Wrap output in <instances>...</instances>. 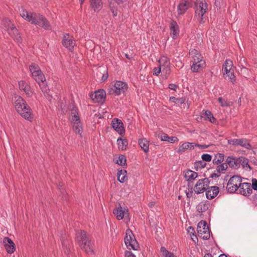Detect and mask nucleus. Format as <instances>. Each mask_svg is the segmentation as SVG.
<instances>
[{"label": "nucleus", "mask_w": 257, "mask_h": 257, "mask_svg": "<svg viewBox=\"0 0 257 257\" xmlns=\"http://www.w3.org/2000/svg\"><path fill=\"white\" fill-rule=\"evenodd\" d=\"M201 158L204 161L210 162L211 161L212 157L211 155L208 154H204L202 155Z\"/></svg>", "instance_id": "obj_51"}, {"label": "nucleus", "mask_w": 257, "mask_h": 257, "mask_svg": "<svg viewBox=\"0 0 257 257\" xmlns=\"http://www.w3.org/2000/svg\"><path fill=\"white\" fill-rule=\"evenodd\" d=\"M3 24L5 26V27L7 31H8V29L9 28H11V26L14 25L11 23V21L8 19H5L3 21Z\"/></svg>", "instance_id": "obj_48"}, {"label": "nucleus", "mask_w": 257, "mask_h": 257, "mask_svg": "<svg viewBox=\"0 0 257 257\" xmlns=\"http://www.w3.org/2000/svg\"><path fill=\"white\" fill-rule=\"evenodd\" d=\"M242 178L237 175L231 177L227 184L226 189L228 192L234 193L239 188L238 185H241Z\"/></svg>", "instance_id": "obj_6"}, {"label": "nucleus", "mask_w": 257, "mask_h": 257, "mask_svg": "<svg viewBox=\"0 0 257 257\" xmlns=\"http://www.w3.org/2000/svg\"><path fill=\"white\" fill-rule=\"evenodd\" d=\"M228 143L234 146H240L248 150L251 149V146L250 144L249 141L246 139H232L228 140Z\"/></svg>", "instance_id": "obj_9"}, {"label": "nucleus", "mask_w": 257, "mask_h": 257, "mask_svg": "<svg viewBox=\"0 0 257 257\" xmlns=\"http://www.w3.org/2000/svg\"><path fill=\"white\" fill-rule=\"evenodd\" d=\"M205 191L206 198L209 200H211L218 195L219 192V189L218 187L214 186L208 188Z\"/></svg>", "instance_id": "obj_15"}, {"label": "nucleus", "mask_w": 257, "mask_h": 257, "mask_svg": "<svg viewBox=\"0 0 257 257\" xmlns=\"http://www.w3.org/2000/svg\"><path fill=\"white\" fill-rule=\"evenodd\" d=\"M77 238L78 244L81 249H83L88 254L93 253V244L92 241L88 238L85 231L81 230L78 232Z\"/></svg>", "instance_id": "obj_2"}, {"label": "nucleus", "mask_w": 257, "mask_h": 257, "mask_svg": "<svg viewBox=\"0 0 257 257\" xmlns=\"http://www.w3.org/2000/svg\"><path fill=\"white\" fill-rule=\"evenodd\" d=\"M73 128L76 134L81 135L83 132V128L81 122L73 124Z\"/></svg>", "instance_id": "obj_39"}, {"label": "nucleus", "mask_w": 257, "mask_h": 257, "mask_svg": "<svg viewBox=\"0 0 257 257\" xmlns=\"http://www.w3.org/2000/svg\"><path fill=\"white\" fill-rule=\"evenodd\" d=\"M201 180L202 181L203 184H204V186L206 188H210V187L209 186L210 181L208 178H205L204 179H201Z\"/></svg>", "instance_id": "obj_56"}, {"label": "nucleus", "mask_w": 257, "mask_h": 257, "mask_svg": "<svg viewBox=\"0 0 257 257\" xmlns=\"http://www.w3.org/2000/svg\"><path fill=\"white\" fill-rule=\"evenodd\" d=\"M113 87L114 88L109 90V93H115L117 95L120 94L121 93H124L128 88L126 83L120 81H116Z\"/></svg>", "instance_id": "obj_7"}, {"label": "nucleus", "mask_w": 257, "mask_h": 257, "mask_svg": "<svg viewBox=\"0 0 257 257\" xmlns=\"http://www.w3.org/2000/svg\"><path fill=\"white\" fill-rule=\"evenodd\" d=\"M39 85L42 90V91L44 93H47V90L49 91V89L48 88V86L46 85L45 81H43V82L40 83V84H39Z\"/></svg>", "instance_id": "obj_50"}, {"label": "nucleus", "mask_w": 257, "mask_h": 257, "mask_svg": "<svg viewBox=\"0 0 257 257\" xmlns=\"http://www.w3.org/2000/svg\"><path fill=\"white\" fill-rule=\"evenodd\" d=\"M124 255L125 257H136L135 254H134L132 252L128 250H126L124 253Z\"/></svg>", "instance_id": "obj_61"}, {"label": "nucleus", "mask_w": 257, "mask_h": 257, "mask_svg": "<svg viewBox=\"0 0 257 257\" xmlns=\"http://www.w3.org/2000/svg\"><path fill=\"white\" fill-rule=\"evenodd\" d=\"M195 16L201 15L203 16L207 12L208 10V5L206 2H195Z\"/></svg>", "instance_id": "obj_11"}, {"label": "nucleus", "mask_w": 257, "mask_h": 257, "mask_svg": "<svg viewBox=\"0 0 257 257\" xmlns=\"http://www.w3.org/2000/svg\"><path fill=\"white\" fill-rule=\"evenodd\" d=\"M178 86L175 84H170L169 85V89H170L171 90H175V91H176L177 88H178Z\"/></svg>", "instance_id": "obj_63"}, {"label": "nucleus", "mask_w": 257, "mask_h": 257, "mask_svg": "<svg viewBox=\"0 0 257 257\" xmlns=\"http://www.w3.org/2000/svg\"><path fill=\"white\" fill-rule=\"evenodd\" d=\"M12 101L17 112L26 119L32 121L33 118L32 110L26 101L21 96L14 94Z\"/></svg>", "instance_id": "obj_1"}, {"label": "nucleus", "mask_w": 257, "mask_h": 257, "mask_svg": "<svg viewBox=\"0 0 257 257\" xmlns=\"http://www.w3.org/2000/svg\"><path fill=\"white\" fill-rule=\"evenodd\" d=\"M30 15V13H29L26 10H23L21 13V16L22 18L25 19V20H28V18H29V16Z\"/></svg>", "instance_id": "obj_53"}, {"label": "nucleus", "mask_w": 257, "mask_h": 257, "mask_svg": "<svg viewBox=\"0 0 257 257\" xmlns=\"http://www.w3.org/2000/svg\"><path fill=\"white\" fill-rule=\"evenodd\" d=\"M71 114L72 116L73 115H78L77 112V107L75 106H73V107L71 109Z\"/></svg>", "instance_id": "obj_59"}, {"label": "nucleus", "mask_w": 257, "mask_h": 257, "mask_svg": "<svg viewBox=\"0 0 257 257\" xmlns=\"http://www.w3.org/2000/svg\"><path fill=\"white\" fill-rule=\"evenodd\" d=\"M113 213L118 220H121L123 218L125 212L122 210L119 204L118 207H116L114 209Z\"/></svg>", "instance_id": "obj_26"}, {"label": "nucleus", "mask_w": 257, "mask_h": 257, "mask_svg": "<svg viewBox=\"0 0 257 257\" xmlns=\"http://www.w3.org/2000/svg\"><path fill=\"white\" fill-rule=\"evenodd\" d=\"M111 126L120 135L124 134V127L120 119L117 118H113L111 121Z\"/></svg>", "instance_id": "obj_10"}, {"label": "nucleus", "mask_w": 257, "mask_h": 257, "mask_svg": "<svg viewBox=\"0 0 257 257\" xmlns=\"http://www.w3.org/2000/svg\"><path fill=\"white\" fill-rule=\"evenodd\" d=\"M210 206V202L208 201H201L196 206L197 211L199 213L206 211Z\"/></svg>", "instance_id": "obj_20"}, {"label": "nucleus", "mask_w": 257, "mask_h": 257, "mask_svg": "<svg viewBox=\"0 0 257 257\" xmlns=\"http://www.w3.org/2000/svg\"><path fill=\"white\" fill-rule=\"evenodd\" d=\"M187 0H181L177 7V11L179 15L184 14L188 9V7L187 5Z\"/></svg>", "instance_id": "obj_25"}, {"label": "nucleus", "mask_w": 257, "mask_h": 257, "mask_svg": "<svg viewBox=\"0 0 257 257\" xmlns=\"http://www.w3.org/2000/svg\"><path fill=\"white\" fill-rule=\"evenodd\" d=\"M227 168L228 166L226 162L220 165L219 164L216 167V171L215 172H217L220 174V173H224L223 171H226Z\"/></svg>", "instance_id": "obj_40"}, {"label": "nucleus", "mask_w": 257, "mask_h": 257, "mask_svg": "<svg viewBox=\"0 0 257 257\" xmlns=\"http://www.w3.org/2000/svg\"><path fill=\"white\" fill-rule=\"evenodd\" d=\"M61 241L62 247L64 250V252L65 253H68L69 251V244L68 241L67 239H65L64 237H61Z\"/></svg>", "instance_id": "obj_38"}, {"label": "nucleus", "mask_w": 257, "mask_h": 257, "mask_svg": "<svg viewBox=\"0 0 257 257\" xmlns=\"http://www.w3.org/2000/svg\"><path fill=\"white\" fill-rule=\"evenodd\" d=\"M139 145L145 153L149 151V142L147 139H140L139 140Z\"/></svg>", "instance_id": "obj_31"}, {"label": "nucleus", "mask_w": 257, "mask_h": 257, "mask_svg": "<svg viewBox=\"0 0 257 257\" xmlns=\"http://www.w3.org/2000/svg\"><path fill=\"white\" fill-rule=\"evenodd\" d=\"M203 116H201L202 117H204L205 120H208L210 121L211 123H215L216 122V118L213 116L212 113L209 110H206L204 113H203Z\"/></svg>", "instance_id": "obj_33"}, {"label": "nucleus", "mask_w": 257, "mask_h": 257, "mask_svg": "<svg viewBox=\"0 0 257 257\" xmlns=\"http://www.w3.org/2000/svg\"><path fill=\"white\" fill-rule=\"evenodd\" d=\"M185 192L186 193V197L188 198V203L189 204L190 201V198L193 196V193L187 192V190H186Z\"/></svg>", "instance_id": "obj_62"}, {"label": "nucleus", "mask_w": 257, "mask_h": 257, "mask_svg": "<svg viewBox=\"0 0 257 257\" xmlns=\"http://www.w3.org/2000/svg\"><path fill=\"white\" fill-rule=\"evenodd\" d=\"M124 240L126 246L129 249L132 248L134 250H138L139 248V244L135 235L130 229H126Z\"/></svg>", "instance_id": "obj_4"}, {"label": "nucleus", "mask_w": 257, "mask_h": 257, "mask_svg": "<svg viewBox=\"0 0 257 257\" xmlns=\"http://www.w3.org/2000/svg\"><path fill=\"white\" fill-rule=\"evenodd\" d=\"M188 233H189V234L191 236H193L194 237H195V239H196L197 241H198L197 236L195 234V229H194V227H193L192 226H189L188 229Z\"/></svg>", "instance_id": "obj_52"}, {"label": "nucleus", "mask_w": 257, "mask_h": 257, "mask_svg": "<svg viewBox=\"0 0 257 257\" xmlns=\"http://www.w3.org/2000/svg\"><path fill=\"white\" fill-rule=\"evenodd\" d=\"M32 24L41 26L45 30H51L49 22L43 15L36 13H30L28 20Z\"/></svg>", "instance_id": "obj_3"}, {"label": "nucleus", "mask_w": 257, "mask_h": 257, "mask_svg": "<svg viewBox=\"0 0 257 257\" xmlns=\"http://www.w3.org/2000/svg\"><path fill=\"white\" fill-rule=\"evenodd\" d=\"M3 243L8 253L11 254L16 250L15 244L13 240L8 237H5L3 239Z\"/></svg>", "instance_id": "obj_13"}, {"label": "nucleus", "mask_w": 257, "mask_h": 257, "mask_svg": "<svg viewBox=\"0 0 257 257\" xmlns=\"http://www.w3.org/2000/svg\"><path fill=\"white\" fill-rule=\"evenodd\" d=\"M207 189H208V188H206L201 179H199L194 186V191L195 193L198 194L203 193L207 190Z\"/></svg>", "instance_id": "obj_19"}, {"label": "nucleus", "mask_w": 257, "mask_h": 257, "mask_svg": "<svg viewBox=\"0 0 257 257\" xmlns=\"http://www.w3.org/2000/svg\"><path fill=\"white\" fill-rule=\"evenodd\" d=\"M224 77L226 80H228L234 84L236 81L235 76L234 74V70L223 73Z\"/></svg>", "instance_id": "obj_30"}, {"label": "nucleus", "mask_w": 257, "mask_h": 257, "mask_svg": "<svg viewBox=\"0 0 257 257\" xmlns=\"http://www.w3.org/2000/svg\"><path fill=\"white\" fill-rule=\"evenodd\" d=\"M189 54L193 59V62L196 63L199 61H204V60H203V57L202 56L201 54L198 50L195 49H190Z\"/></svg>", "instance_id": "obj_18"}, {"label": "nucleus", "mask_w": 257, "mask_h": 257, "mask_svg": "<svg viewBox=\"0 0 257 257\" xmlns=\"http://www.w3.org/2000/svg\"><path fill=\"white\" fill-rule=\"evenodd\" d=\"M19 88L21 90H24L27 95L30 96L32 94V92L30 91V87L24 81H20L19 82Z\"/></svg>", "instance_id": "obj_28"}, {"label": "nucleus", "mask_w": 257, "mask_h": 257, "mask_svg": "<svg viewBox=\"0 0 257 257\" xmlns=\"http://www.w3.org/2000/svg\"><path fill=\"white\" fill-rule=\"evenodd\" d=\"M205 66V61H201L198 62H193L192 65L191 66V69L194 72H198L200 70H202Z\"/></svg>", "instance_id": "obj_22"}, {"label": "nucleus", "mask_w": 257, "mask_h": 257, "mask_svg": "<svg viewBox=\"0 0 257 257\" xmlns=\"http://www.w3.org/2000/svg\"><path fill=\"white\" fill-rule=\"evenodd\" d=\"M119 165H121L124 167L126 166V157L124 155H121L118 157V160L116 162Z\"/></svg>", "instance_id": "obj_43"}, {"label": "nucleus", "mask_w": 257, "mask_h": 257, "mask_svg": "<svg viewBox=\"0 0 257 257\" xmlns=\"http://www.w3.org/2000/svg\"><path fill=\"white\" fill-rule=\"evenodd\" d=\"M90 5L93 10L98 12L102 8V0H90Z\"/></svg>", "instance_id": "obj_23"}, {"label": "nucleus", "mask_w": 257, "mask_h": 257, "mask_svg": "<svg viewBox=\"0 0 257 257\" xmlns=\"http://www.w3.org/2000/svg\"><path fill=\"white\" fill-rule=\"evenodd\" d=\"M71 121L75 124V123L81 122L80 117L78 115H73L72 116Z\"/></svg>", "instance_id": "obj_54"}, {"label": "nucleus", "mask_w": 257, "mask_h": 257, "mask_svg": "<svg viewBox=\"0 0 257 257\" xmlns=\"http://www.w3.org/2000/svg\"><path fill=\"white\" fill-rule=\"evenodd\" d=\"M238 159L239 161L240 162V163H239V166L241 165L243 168H248L250 170L251 169V168L248 164V160L247 158L243 157H240L238 158Z\"/></svg>", "instance_id": "obj_37"}, {"label": "nucleus", "mask_w": 257, "mask_h": 257, "mask_svg": "<svg viewBox=\"0 0 257 257\" xmlns=\"http://www.w3.org/2000/svg\"><path fill=\"white\" fill-rule=\"evenodd\" d=\"M224 154L222 153H217L214 156L213 160V163L215 165H219L224 161Z\"/></svg>", "instance_id": "obj_34"}, {"label": "nucleus", "mask_w": 257, "mask_h": 257, "mask_svg": "<svg viewBox=\"0 0 257 257\" xmlns=\"http://www.w3.org/2000/svg\"><path fill=\"white\" fill-rule=\"evenodd\" d=\"M159 63L160 65H167V66H169L170 64L169 59L168 58H167V57H165V56L162 57L159 60Z\"/></svg>", "instance_id": "obj_47"}, {"label": "nucleus", "mask_w": 257, "mask_h": 257, "mask_svg": "<svg viewBox=\"0 0 257 257\" xmlns=\"http://www.w3.org/2000/svg\"><path fill=\"white\" fill-rule=\"evenodd\" d=\"M198 18V21L200 24H203L205 22V21L204 20L203 16H201V15H198L196 16Z\"/></svg>", "instance_id": "obj_64"}, {"label": "nucleus", "mask_w": 257, "mask_h": 257, "mask_svg": "<svg viewBox=\"0 0 257 257\" xmlns=\"http://www.w3.org/2000/svg\"><path fill=\"white\" fill-rule=\"evenodd\" d=\"M197 231L200 238L207 240L210 238V230L206 221L201 220L197 225Z\"/></svg>", "instance_id": "obj_5"}, {"label": "nucleus", "mask_w": 257, "mask_h": 257, "mask_svg": "<svg viewBox=\"0 0 257 257\" xmlns=\"http://www.w3.org/2000/svg\"><path fill=\"white\" fill-rule=\"evenodd\" d=\"M38 75L36 76H33L36 80V81L38 83L40 84L41 82H43V81H45L46 79L44 75L42 73V71H41V72L38 73Z\"/></svg>", "instance_id": "obj_41"}, {"label": "nucleus", "mask_w": 257, "mask_h": 257, "mask_svg": "<svg viewBox=\"0 0 257 257\" xmlns=\"http://www.w3.org/2000/svg\"><path fill=\"white\" fill-rule=\"evenodd\" d=\"M160 250L164 257H176L173 252L167 250L164 246H162Z\"/></svg>", "instance_id": "obj_42"}, {"label": "nucleus", "mask_w": 257, "mask_h": 257, "mask_svg": "<svg viewBox=\"0 0 257 257\" xmlns=\"http://www.w3.org/2000/svg\"><path fill=\"white\" fill-rule=\"evenodd\" d=\"M232 61L230 60H226L223 65V69L224 70V72H225L227 71L233 70V69H232Z\"/></svg>", "instance_id": "obj_35"}, {"label": "nucleus", "mask_w": 257, "mask_h": 257, "mask_svg": "<svg viewBox=\"0 0 257 257\" xmlns=\"http://www.w3.org/2000/svg\"><path fill=\"white\" fill-rule=\"evenodd\" d=\"M212 145H213L210 144V145H200V144H196L195 146L201 149H203L207 148Z\"/></svg>", "instance_id": "obj_60"}, {"label": "nucleus", "mask_w": 257, "mask_h": 257, "mask_svg": "<svg viewBox=\"0 0 257 257\" xmlns=\"http://www.w3.org/2000/svg\"><path fill=\"white\" fill-rule=\"evenodd\" d=\"M251 188L252 190H257V179H252V184H251Z\"/></svg>", "instance_id": "obj_58"}, {"label": "nucleus", "mask_w": 257, "mask_h": 257, "mask_svg": "<svg viewBox=\"0 0 257 257\" xmlns=\"http://www.w3.org/2000/svg\"><path fill=\"white\" fill-rule=\"evenodd\" d=\"M238 187L240 193L244 196H249L252 193L251 184L249 183H242Z\"/></svg>", "instance_id": "obj_14"}, {"label": "nucleus", "mask_w": 257, "mask_h": 257, "mask_svg": "<svg viewBox=\"0 0 257 257\" xmlns=\"http://www.w3.org/2000/svg\"><path fill=\"white\" fill-rule=\"evenodd\" d=\"M170 29L171 31L173 32V38L174 39H176L179 33V27L176 22L174 21L171 22Z\"/></svg>", "instance_id": "obj_29"}, {"label": "nucleus", "mask_w": 257, "mask_h": 257, "mask_svg": "<svg viewBox=\"0 0 257 257\" xmlns=\"http://www.w3.org/2000/svg\"><path fill=\"white\" fill-rule=\"evenodd\" d=\"M206 165V163L204 161H199L195 162V169L198 171V168H204Z\"/></svg>", "instance_id": "obj_46"}, {"label": "nucleus", "mask_w": 257, "mask_h": 257, "mask_svg": "<svg viewBox=\"0 0 257 257\" xmlns=\"http://www.w3.org/2000/svg\"><path fill=\"white\" fill-rule=\"evenodd\" d=\"M89 96L94 103L103 104L105 100L106 93L103 89H99L91 93Z\"/></svg>", "instance_id": "obj_8"}, {"label": "nucleus", "mask_w": 257, "mask_h": 257, "mask_svg": "<svg viewBox=\"0 0 257 257\" xmlns=\"http://www.w3.org/2000/svg\"><path fill=\"white\" fill-rule=\"evenodd\" d=\"M198 177V173L191 170L186 171L184 174V177L188 182L191 180H194Z\"/></svg>", "instance_id": "obj_27"}, {"label": "nucleus", "mask_w": 257, "mask_h": 257, "mask_svg": "<svg viewBox=\"0 0 257 257\" xmlns=\"http://www.w3.org/2000/svg\"><path fill=\"white\" fill-rule=\"evenodd\" d=\"M158 138L162 141H167L171 143H174L175 142L178 141V139L176 137H169L165 133L159 134Z\"/></svg>", "instance_id": "obj_21"}, {"label": "nucleus", "mask_w": 257, "mask_h": 257, "mask_svg": "<svg viewBox=\"0 0 257 257\" xmlns=\"http://www.w3.org/2000/svg\"><path fill=\"white\" fill-rule=\"evenodd\" d=\"M188 145H189L188 142H186V143L182 144L181 146H179V148L177 151V152L179 154H182L186 150L189 149Z\"/></svg>", "instance_id": "obj_45"}, {"label": "nucleus", "mask_w": 257, "mask_h": 257, "mask_svg": "<svg viewBox=\"0 0 257 257\" xmlns=\"http://www.w3.org/2000/svg\"><path fill=\"white\" fill-rule=\"evenodd\" d=\"M8 32L16 41L17 42H22V39L20 35L18 29L14 25L11 26V28L8 29Z\"/></svg>", "instance_id": "obj_16"}, {"label": "nucleus", "mask_w": 257, "mask_h": 257, "mask_svg": "<svg viewBox=\"0 0 257 257\" xmlns=\"http://www.w3.org/2000/svg\"><path fill=\"white\" fill-rule=\"evenodd\" d=\"M161 71V65L160 64L159 67L154 68L153 74L158 76Z\"/></svg>", "instance_id": "obj_57"}, {"label": "nucleus", "mask_w": 257, "mask_h": 257, "mask_svg": "<svg viewBox=\"0 0 257 257\" xmlns=\"http://www.w3.org/2000/svg\"><path fill=\"white\" fill-rule=\"evenodd\" d=\"M30 70L31 72L32 76L38 75V73H40L41 71L39 67L35 63H32L30 66Z\"/></svg>", "instance_id": "obj_36"}, {"label": "nucleus", "mask_w": 257, "mask_h": 257, "mask_svg": "<svg viewBox=\"0 0 257 257\" xmlns=\"http://www.w3.org/2000/svg\"><path fill=\"white\" fill-rule=\"evenodd\" d=\"M127 172L125 170L118 169L117 173V180L120 183L125 182L127 179Z\"/></svg>", "instance_id": "obj_24"}, {"label": "nucleus", "mask_w": 257, "mask_h": 257, "mask_svg": "<svg viewBox=\"0 0 257 257\" xmlns=\"http://www.w3.org/2000/svg\"><path fill=\"white\" fill-rule=\"evenodd\" d=\"M227 165L230 168L238 169L239 168V163L238 158H235L232 156H229L226 160Z\"/></svg>", "instance_id": "obj_17"}, {"label": "nucleus", "mask_w": 257, "mask_h": 257, "mask_svg": "<svg viewBox=\"0 0 257 257\" xmlns=\"http://www.w3.org/2000/svg\"><path fill=\"white\" fill-rule=\"evenodd\" d=\"M62 45L70 51H72L74 46L75 45V41L72 39V37L69 34H66L64 35L62 41Z\"/></svg>", "instance_id": "obj_12"}, {"label": "nucleus", "mask_w": 257, "mask_h": 257, "mask_svg": "<svg viewBox=\"0 0 257 257\" xmlns=\"http://www.w3.org/2000/svg\"><path fill=\"white\" fill-rule=\"evenodd\" d=\"M170 100L176 103L182 104L185 102L186 99L184 97L176 98L174 96H172L170 98Z\"/></svg>", "instance_id": "obj_44"}, {"label": "nucleus", "mask_w": 257, "mask_h": 257, "mask_svg": "<svg viewBox=\"0 0 257 257\" xmlns=\"http://www.w3.org/2000/svg\"><path fill=\"white\" fill-rule=\"evenodd\" d=\"M218 100L219 102L220 103L221 106H229V104L227 102V101H225L222 97H219L218 98Z\"/></svg>", "instance_id": "obj_55"}, {"label": "nucleus", "mask_w": 257, "mask_h": 257, "mask_svg": "<svg viewBox=\"0 0 257 257\" xmlns=\"http://www.w3.org/2000/svg\"><path fill=\"white\" fill-rule=\"evenodd\" d=\"M117 142L119 149H120L122 151H123L126 149L128 145V142L127 139H122L121 138H119L117 140Z\"/></svg>", "instance_id": "obj_32"}, {"label": "nucleus", "mask_w": 257, "mask_h": 257, "mask_svg": "<svg viewBox=\"0 0 257 257\" xmlns=\"http://www.w3.org/2000/svg\"><path fill=\"white\" fill-rule=\"evenodd\" d=\"M161 70L163 73H165L166 74H170L171 72L170 66L161 65Z\"/></svg>", "instance_id": "obj_49"}]
</instances>
